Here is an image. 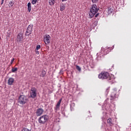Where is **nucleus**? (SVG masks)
<instances>
[{"label":"nucleus","instance_id":"nucleus-1","mask_svg":"<svg viewBox=\"0 0 131 131\" xmlns=\"http://www.w3.org/2000/svg\"><path fill=\"white\" fill-rule=\"evenodd\" d=\"M99 12V8L97 5L94 4L92 5L91 8H90V12H89L90 18H93L95 15V18L99 16V13H98Z\"/></svg>","mask_w":131,"mask_h":131},{"label":"nucleus","instance_id":"nucleus-2","mask_svg":"<svg viewBox=\"0 0 131 131\" xmlns=\"http://www.w3.org/2000/svg\"><path fill=\"white\" fill-rule=\"evenodd\" d=\"M98 78L99 79H107V80H112L113 78L110 76L109 73L106 72H102L100 74L98 75Z\"/></svg>","mask_w":131,"mask_h":131},{"label":"nucleus","instance_id":"nucleus-3","mask_svg":"<svg viewBox=\"0 0 131 131\" xmlns=\"http://www.w3.org/2000/svg\"><path fill=\"white\" fill-rule=\"evenodd\" d=\"M48 120H49V116L43 115L38 118V121L40 124H45L46 122H48Z\"/></svg>","mask_w":131,"mask_h":131},{"label":"nucleus","instance_id":"nucleus-4","mask_svg":"<svg viewBox=\"0 0 131 131\" xmlns=\"http://www.w3.org/2000/svg\"><path fill=\"white\" fill-rule=\"evenodd\" d=\"M28 102V99L25 95H20L18 99V103L21 105H24Z\"/></svg>","mask_w":131,"mask_h":131},{"label":"nucleus","instance_id":"nucleus-5","mask_svg":"<svg viewBox=\"0 0 131 131\" xmlns=\"http://www.w3.org/2000/svg\"><path fill=\"white\" fill-rule=\"evenodd\" d=\"M32 28H33V25H30L28 26L25 34L26 36H29V35L31 34V32H32Z\"/></svg>","mask_w":131,"mask_h":131},{"label":"nucleus","instance_id":"nucleus-6","mask_svg":"<svg viewBox=\"0 0 131 131\" xmlns=\"http://www.w3.org/2000/svg\"><path fill=\"white\" fill-rule=\"evenodd\" d=\"M30 95H31V98H32L33 99H34V98L36 97L37 94H36V89H35V88H31Z\"/></svg>","mask_w":131,"mask_h":131},{"label":"nucleus","instance_id":"nucleus-7","mask_svg":"<svg viewBox=\"0 0 131 131\" xmlns=\"http://www.w3.org/2000/svg\"><path fill=\"white\" fill-rule=\"evenodd\" d=\"M44 41L46 45H49L51 42V36L49 35H46L44 36Z\"/></svg>","mask_w":131,"mask_h":131},{"label":"nucleus","instance_id":"nucleus-8","mask_svg":"<svg viewBox=\"0 0 131 131\" xmlns=\"http://www.w3.org/2000/svg\"><path fill=\"white\" fill-rule=\"evenodd\" d=\"M22 39H23V34L21 33H19L16 38V41L17 42H22Z\"/></svg>","mask_w":131,"mask_h":131},{"label":"nucleus","instance_id":"nucleus-9","mask_svg":"<svg viewBox=\"0 0 131 131\" xmlns=\"http://www.w3.org/2000/svg\"><path fill=\"white\" fill-rule=\"evenodd\" d=\"M62 102V98L60 99L58 102H57L56 107H54L55 111H58L60 110V105H61V102Z\"/></svg>","mask_w":131,"mask_h":131},{"label":"nucleus","instance_id":"nucleus-10","mask_svg":"<svg viewBox=\"0 0 131 131\" xmlns=\"http://www.w3.org/2000/svg\"><path fill=\"white\" fill-rule=\"evenodd\" d=\"M43 113V110L42 108H38L36 112L37 116H40Z\"/></svg>","mask_w":131,"mask_h":131},{"label":"nucleus","instance_id":"nucleus-11","mask_svg":"<svg viewBox=\"0 0 131 131\" xmlns=\"http://www.w3.org/2000/svg\"><path fill=\"white\" fill-rule=\"evenodd\" d=\"M14 78L10 77L9 78L8 81V84L9 85H12L13 83H14Z\"/></svg>","mask_w":131,"mask_h":131},{"label":"nucleus","instance_id":"nucleus-12","mask_svg":"<svg viewBox=\"0 0 131 131\" xmlns=\"http://www.w3.org/2000/svg\"><path fill=\"white\" fill-rule=\"evenodd\" d=\"M107 123L110 124V126H113V123H112V119L110 118L107 119Z\"/></svg>","mask_w":131,"mask_h":131},{"label":"nucleus","instance_id":"nucleus-13","mask_svg":"<svg viewBox=\"0 0 131 131\" xmlns=\"http://www.w3.org/2000/svg\"><path fill=\"white\" fill-rule=\"evenodd\" d=\"M28 10L29 13L31 12V3H30V2L28 3Z\"/></svg>","mask_w":131,"mask_h":131},{"label":"nucleus","instance_id":"nucleus-14","mask_svg":"<svg viewBox=\"0 0 131 131\" xmlns=\"http://www.w3.org/2000/svg\"><path fill=\"white\" fill-rule=\"evenodd\" d=\"M55 0H49V5L50 6H54L55 5Z\"/></svg>","mask_w":131,"mask_h":131},{"label":"nucleus","instance_id":"nucleus-15","mask_svg":"<svg viewBox=\"0 0 131 131\" xmlns=\"http://www.w3.org/2000/svg\"><path fill=\"white\" fill-rule=\"evenodd\" d=\"M115 96H116V92L114 91V92L112 93V94L111 95V97L113 99H115Z\"/></svg>","mask_w":131,"mask_h":131},{"label":"nucleus","instance_id":"nucleus-16","mask_svg":"<svg viewBox=\"0 0 131 131\" xmlns=\"http://www.w3.org/2000/svg\"><path fill=\"white\" fill-rule=\"evenodd\" d=\"M14 6V1H11L9 3V8H12Z\"/></svg>","mask_w":131,"mask_h":131},{"label":"nucleus","instance_id":"nucleus-17","mask_svg":"<svg viewBox=\"0 0 131 131\" xmlns=\"http://www.w3.org/2000/svg\"><path fill=\"white\" fill-rule=\"evenodd\" d=\"M65 8H66L65 6H64V5L60 6V11H61V12H63V11H64Z\"/></svg>","mask_w":131,"mask_h":131},{"label":"nucleus","instance_id":"nucleus-18","mask_svg":"<svg viewBox=\"0 0 131 131\" xmlns=\"http://www.w3.org/2000/svg\"><path fill=\"white\" fill-rule=\"evenodd\" d=\"M17 70H18V68H12L11 71L14 73L16 72Z\"/></svg>","mask_w":131,"mask_h":131},{"label":"nucleus","instance_id":"nucleus-19","mask_svg":"<svg viewBox=\"0 0 131 131\" xmlns=\"http://www.w3.org/2000/svg\"><path fill=\"white\" fill-rule=\"evenodd\" d=\"M21 131H30V130L26 127H23Z\"/></svg>","mask_w":131,"mask_h":131},{"label":"nucleus","instance_id":"nucleus-20","mask_svg":"<svg viewBox=\"0 0 131 131\" xmlns=\"http://www.w3.org/2000/svg\"><path fill=\"white\" fill-rule=\"evenodd\" d=\"M36 3H37V0H32V5H36Z\"/></svg>","mask_w":131,"mask_h":131},{"label":"nucleus","instance_id":"nucleus-21","mask_svg":"<svg viewBox=\"0 0 131 131\" xmlns=\"http://www.w3.org/2000/svg\"><path fill=\"white\" fill-rule=\"evenodd\" d=\"M76 69L77 70L79 71H81V68H80V67L78 66H76Z\"/></svg>","mask_w":131,"mask_h":131},{"label":"nucleus","instance_id":"nucleus-22","mask_svg":"<svg viewBox=\"0 0 131 131\" xmlns=\"http://www.w3.org/2000/svg\"><path fill=\"white\" fill-rule=\"evenodd\" d=\"M107 11L108 13H112V10H111V7H108L107 8Z\"/></svg>","mask_w":131,"mask_h":131},{"label":"nucleus","instance_id":"nucleus-23","mask_svg":"<svg viewBox=\"0 0 131 131\" xmlns=\"http://www.w3.org/2000/svg\"><path fill=\"white\" fill-rule=\"evenodd\" d=\"M42 73L43 74H41V76H42V77H43L46 75V72L45 71H42Z\"/></svg>","mask_w":131,"mask_h":131},{"label":"nucleus","instance_id":"nucleus-24","mask_svg":"<svg viewBox=\"0 0 131 131\" xmlns=\"http://www.w3.org/2000/svg\"><path fill=\"white\" fill-rule=\"evenodd\" d=\"M39 49H40V45H37L36 46V48L35 50H39Z\"/></svg>","mask_w":131,"mask_h":131},{"label":"nucleus","instance_id":"nucleus-25","mask_svg":"<svg viewBox=\"0 0 131 131\" xmlns=\"http://www.w3.org/2000/svg\"><path fill=\"white\" fill-rule=\"evenodd\" d=\"M92 2L94 4H97V3H98V0H92Z\"/></svg>","mask_w":131,"mask_h":131},{"label":"nucleus","instance_id":"nucleus-26","mask_svg":"<svg viewBox=\"0 0 131 131\" xmlns=\"http://www.w3.org/2000/svg\"><path fill=\"white\" fill-rule=\"evenodd\" d=\"M35 52L36 55H39V52L38 51V50L35 49Z\"/></svg>","mask_w":131,"mask_h":131},{"label":"nucleus","instance_id":"nucleus-27","mask_svg":"<svg viewBox=\"0 0 131 131\" xmlns=\"http://www.w3.org/2000/svg\"><path fill=\"white\" fill-rule=\"evenodd\" d=\"M15 60V58H12L11 62H10V65H12V64H13V62H14V61Z\"/></svg>","mask_w":131,"mask_h":131},{"label":"nucleus","instance_id":"nucleus-28","mask_svg":"<svg viewBox=\"0 0 131 131\" xmlns=\"http://www.w3.org/2000/svg\"><path fill=\"white\" fill-rule=\"evenodd\" d=\"M93 24L95 25V26H97V25L98 24V21L96 20L93 23Z\"/></svg>","mask_w":131,"mask_h":131},{"label":"nucleus","instance_id":"nucleus-29","mask_svg":"<svg viewBox=\"0 0 131 131\" xmlns=\"http://www.w3.org/2000/svg\"><path fill=\"white\" fill-rule=\"evenodd\" d=\"M4 1H5V0H2L1 5H3V4H4Z\"/></svg>","mask_w":131,"mask_h":131},{"label":"nucleus","instance_id":"nucleus-30","mask_svg":"<svg viewBox=\"0 0 131 131\" xmlns=\"http://www.w3.org/2000/svg\"><path fill=\"white\" fill-rule=\"evenodd\" d=\"M106 92H107V93H109V88H107V89H106Z\"/></svg>","mask_w":131,"mask_h":131},{"label":"nucleus","instance_id":"nucleus-31","mask_svg":"<svg viewBox=\"0 0 131 131\" xmlns=\"http://www.w3.org/2000/svg\"><path fill=\"white\" fill-rule=\"evenodd\" d=\"M61 1H62V2H66L68 0H61Z\"/></svg>","mask_w":131,"mask_h":131}]
</instances>
